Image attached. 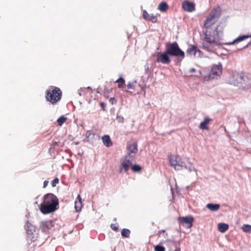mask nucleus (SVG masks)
<instances>
[{
    "instance_id": "nucleus-12",
    "label": "nucleus",
    "mask_w": 251,
    "mask_h": 251,
    "mask_svg": "<svg viewBox=\"0 0 251 251\" xmlns=\"http://www.w3.org/2000/svg\"><path fill=\"white\" fill-rule=\"evenodd\" d=\"M182 8L186 11L191 12L195 10V5L193 2L185 0L182 3Z\"/></svg>"
},
{
    "instance_id": "nucleus-41",
    "label": "nucleus",
    "mask_w": 251,
    "mask_h": 251,
    "mask_svg": "<svg viewBox=\"0 0 251 251\" xmlns=\"http://www.w3.org/2000/svg\"><path fill=\"white\" fill-rule=\"evenodd\" d=\"M42 225L43 226H46V223H44L42 224Z\"/></svg>"
},
{
    "instance_id": "nucleus-21",
    "label": "nucleus",
    "mask_w": 251,
    "mask_h": 251,
    "mask_svg": "<svg viewBox=\"0 0 251 251\" xmlns=\"http://www.w3.org/2000/svg\"><path fill=\"white\" fill-rule=\"evenodd\" d=\"M130 231L126 228H124L122 230L121 234L124 237L128 238L130 236Z\"/></svg>"
},
{
    "instance_id": "nucleus-29",
    "label": "nucleus",
    "mask_w": 251,
    "mask_h": 251,
    "mask_svg": "<svg viewBox=\"0 0 251 251\" xmlns=\"http://www.w3.org/2000/svg\"><path fill=\"white\" fill-rule=\"evenodd\" d=\"M110 227L112 229L117 232L119 230V225L117 224H111Z\"/></svg>"
},
{
    "instance_id": "nucleus-37",
    "label": "nucleus",
    "mask_w": 251,
    "mask_h": 251,
    "mask_svg": "<svg viewBox=\"0 0 251 251\" xmlns=\"http://www.w3.org/2000/svg\"><path fill=\"white\" fill-rule=\"evenodd\" d=\"M100 105L102 107V110L103 111H105V103L103 102H101L100 103Z\"/></svg>"
},
{
    "instance_id": "nucleus-28",
    "label": "nucleus",
    "mask_w": 251,
    "mask_h": 251,
    "mask_svg": "<svg viewBox=\"0 0 251 251\" xmlns=\"http://www.w3.org/2000/svg\"><path fill=\"white\" fill-rule=\"evenodd\" d=\"M136 83V81L129 82L127 85V88L128 89H133Z\"/></svg>"
},
{
    "instance_id": "nucleus-4",
    "label": "nucleus",
    "mask_w": 251,
    "mask_h": 251,
    "mask_svg": "<svg viewBox=\"0 0 251 251\" xmlns=\"http://www.w3.org/2000/svg\"><path fill=\"white\" fill-rule=\"evenodd\" d=\"M221 15V12L219 7L213 9L204 21L203 27L206 30H209L211 26L217 22Z\"/></svg>"
},
{
    "instance_id": "nucleus-23",
    "label": "nucleus",
    "mask_w": 251,
    "mask_h": 251,
    "mask_svg": "<svg viewBox=\"0 0 251 251\" xmlns=\"http://www.w3.org/2000/svg\"><path fill=\"white\" fill-rule=\"evenodd\" d=\"M248 38V36H245V35L239 36L236 39L234 40L232 42L229 43L228 44H233L234 43H238V42H239L242 40H244Z\"/></svg>"
},
{
    "instance_id": "nucleus-39",
    "label": "nucleus",
    "mask_w": 251,
    "mask_h": 251,
    "mask_svg": "<svg viewBox=\"0 0 251 251\" xmlns=\"http://www.w3.org/2000/svg\"><path fill=\"white\" fill-rule=\"evenodd\" d=\"M195 71V69H194V68H192L190 70V72L192 73V72H194Z\"/></svg>"
},
{
    "instance_id": "nucleus-27",
    "label": "nucleus",
    "mask_w": 251,
    "mask_h": 251,
    "mask_svg": "<svg viewBox=\"0 0 251 251\" xmlns=\"http://www.w3.org/2000/svg\"><path fill=\"white\" fill-rule=\"evenodd\" d=\"M26 230L27 234H31L35 231V227L32 226H28Z\"/></svg>"
},
{
    "instance_id": "nucleus-8",
    "label": "nucleus",
    "mask_w": 251,
    "mask_h": 251,
    "mask_svg": "<svg viewBox=\"0 0 251 251\" xmlns=\"http://www.w3.org/2000/svg\"><path fill=\"white\" fill-rule=\"evenodd\" d=\"M169 55L166 50L164 52H158L157 53L156 61L158 63L160 62L164 64H168L171 62Z\"/></svg>"
},
{
    "instance_id": "nucleus-24",
    "label": "nucleus",
    "mask_w": 251,
    "mask_h": 251,
    "mask_svg": "<svg viewBox=\"0 0 251 251\" xmlns=\"http://www.w3.org/2000/svg\"><path fill=\"white\" fill-rule=\"evenodd\" d=\"M131 170L133 172H140L142 170V167L137 164H134L131 166Z\"/></svg>"
},
{
    "instance_id": "nucleus-31",
    "label": "nucleus",
    "mask_w": 251,
    "mask_h": 251,
    "mask_svg": "<svg viewBox=\"0 0 251 251\" xmlns=\"http://www.w3.org/2000/svg\"><path fill=\"white\" fill-rule=\"evenodd\" d=\"M154 250L155 251H165V249L163 246L157 245L155 247Z\"/></svg>"
},
{
    "instance_id": "nucleus-33",
    "label": "nucleus",
    "mask_w": 251,
    "mask_h": 251,
    "mask_svg": "<svg viewBox=\"0 0 251 251\" xmlns=\"http://www.w3.org/2000/svg\"><path fill=\"white\" fill-rule=\"evenodd\" d=\"M109 102L112 104H115L117 103V100L116 99H115L114 98H111L110 99H109Z\"/></svg>"
},
{
    "instance_id": "nucleus-40",
    "label": "nucleus",
    "mask_w": 251,
    "mask_h": 251,
    "mask_svg": "<svg viewBox=\"0 0 251 251\" xmlns=\"http://www.w3.org/2000/svg\"><path fill=\"white\" fill-rule=\"evenodd\" d=\"M174 251H180V249L179 248H177L175 249Z\"/></svg>"
},
{
    "instance_id": "nucleus-25",
    "label": "nucleus",
    "mask_w": 251,
    "mask_h": 251,
    "mask_svg": "<svg viewBox=\"0 0 251 251\" xmlns=\"http://www.w3.org/2000/svg\"><path fill=\"white\" fill-rule=\"evenodd\" d=\"M242 230L248 233H251V226L249 225H244L242 227Z\"/></svg>"
},
{
    "instance_id": "nucleus-18",
    "label": "nucleus",
    "mask_w": 251,
    "mask_h": 251,
    "mask_svg": "<svg viewBox=\"0 0 251 251\" xmlns=\"http://www.w3.org/2000/svg\"><path fill=\"white\" fill-rule=\"evenodd\" d=\"M206 207L212 211H215L219 209L220 205L218 204L208 203L206 205Z\"/></svg>"
},
{
    "instance_id": "nucleus-38",
    "label": "nucleus",
    "mask_w": 251,
    "mask_h": 251,
    "mask_svg": "<svg viewBox=\"0 0 251 251\" xmlns=\"http://www.w3.org/2000/svg\"><path fill=\"white\" fill-rule=\"evenodd\" d=\"M48 183H49V181L48 180H45L44 182V183H43V187L45 188L46 187H47V186L48 185Z\"/></svg>"
},
{
    "instance_id": "nucleus-6",
    "label": "nucleus",
    "mask_w": 251,
    "mask_h": 251,
    "mask_svg": "<svg viewBox=\"0 0 251 251\" xmlns=\"http://www.w3.org/2000/svg\"><path fill=\"white\" fill-rule=\"evenodd\" d=\"M222 70L221 65L214 66L208 74L204 76V81H210L214 79H218L222 74Z\"/></svg>"
},
{
    "instance_id": "nucleus-22",
    "label": "nucleus",
    "mask_w": 251,
    "mask_h": 251,
    "mask_svg": "<svg viewBox=\"0 0 251 251\" xmlns=\"http://www.w3.org/2000/svg\"><path fill=\"white\" fill-rule=\"evenodd\" d=\"M67 118L64 116H61L57 120V122L59 126H61L66 121Z\"/></svg>"
},
{
    "instance_id": "nucleus-5",
    "label": "nucleus",
    "mask_w": 251,
    "mask_h": 251,
    "mask_svg": "<svg viewBox=\"0 0 251 251\" xmlns=\"http://www.w3.org/2000/svg\"><path fill=\"white\" fill-rule=\"evenodd\" d=\"M166 51L170 56L180 57L182 59L185 56V53L179 47L176 42L166 44Z\"/></svg>"
},
{
    "instance_id": "nucleus-16",
    "label": "nucleus",
    "mask_w": 251,
    "mask_h": 251,
    "mask_svg": "<svg viewBox=\"0 0 251 251\" xmlns=\"http://www.w3.org/2000/svg\"><path fill=\"white\" fill-rule=\"evenodd\" d=\"M102 140L103 144L107 147H109L112 145V142L110 139V136L108 135H104L102 137Z\"/></svg>"
},
{
    "instance_id": "nucleus-20",
    "label": "nucleus",
    "mask_w": 251,
    "mask_h": 251,
    "mask_svg": "<svg viewBox=\"0 0 251 251\" xmlns=\"http://www.w3.org/2000/svg\"><path fill=\"white\" fill-rule=\"evenodd\" d=\"M115 83H118V88H123L125 87V81L124 79L121 77L119 79H118L117 80L115 81Z\"/></svg>"
},
{
    "instance_id": "nucleus-7",
    "label": "nucleus",
    "mask_w": 251,
    "mask_h": 251,
    "mask_svg": "<svg viewBox=\"0 0 251 251\" xmlns=\"http://www.w3.org/2000/svg\"><path fill=\"white\" fill-rule=\"evenodd\" d=\"M133 159L131 158L129 156H126L124 160L122 162L119 166V172L122 173L123 171L127 172L129 170V167L132 165V161Z\"/></svg>"
},
{
    "instance_id": "nucleus-34",
    "label": "nucleus",
    "mask_w": 251,
    "mask_h": 251,
    "mask_svg": "<svg viewBox=\"0 0 251 251\" xmlns=\"http://www.w3.org/2000/svg\"><path fill=\"white\" fill-rule=\"evenodd\" d=\"M117 120L119 123H123L124 121V118L121 116H117Z\"/></svg>"
},
{
    "instance_id": "nucleus-14",
    "label": "nucleus",
    "mask_w": 251,
    "mask_h": 251,
    "mask_svg": "<svg viewBox=\"0 0 251 251\" xmlns=\"http://www.w3.org/2000/svg\"><path fill=\"white\" fill-rule=\"evenodd\" d=\"M198 51L200 52V50L198 49V48L196 46L191 45L189 46L187 50L186 53L187 55L190 56H195Z\"/></svg>"
},
{
    "instance_id": "nucleus-9",
    "label": "nucleus",
    "mask_w": 251,
    "mask_h": 251,
    "mask_svg": "<svg viewBox=\"0 0 251 251\" xmlns=\"http://www.w3.org/2000/svg\"><path fill=\"white\" fill-rule=\"evenodd\" d=\"M170 163L171 166H173L175 170H179V168H182L184 166V163L181 161L180 158L178 156L172 155L170 157Z\"/></svg>"
},
{
    "instance_id": "nucleus-36",
    "label": "nucleus",
    "mask_w": 251,
    "mask_h": 251,
    "mask_svg": "<svg viewBox=\"0 0 251 251\" xmlns=\"http://www.w3.org/2000/svg\"><path fill=\"white\" fill-rule=\"evenodd\" d=\"M158 234H159V236H160L161 234L164 235L165 237L167 236V234H166L165 233V230H161L159 231Z\"/></svg>"
},
{
    "instance_id": "nucleus-10",
    "label": "nucleus",
    "mask_w": 251,
    "mask_h": 251,
    "mask_svg": "<svg viewBox=\"0 0 251 251\" xmlns=\"http://www.w3.org/2000/svg\"><path fill=\"white\" fill-rule=\"evenodd\" d=\"M179 223L186 228L192 226L194 218L191 216L180 217L179 219Z\"/></svg>"
},
{
    "instance_id": "nucleus-19",
    "label": "nucleus",
    "mask_w": 251,
    "mask_h": 251,
    "mask_svg": "<svg viewBox=\"0 0 251 251\" xmlns=\"http://www.w3.org/2000/svg\"><path fill=\"white\" fill-rule=\"evenodd\" d=\"M168 8V5L165 2H161L158 5V9L162 12L166 11Z\"/></svg>"
},
{
    "instance_id": "nucleus-15",
    "label": "nucleus",
    "mask_w": 251,
    "mask_h": 251,
    "mask_svg": "<svg viewBox=\"0 0 251 251\" xmlns=\"http://www.w3.org/2000/svg\"><path fill=\"white\" fill-rule=\"evenodd\" d=\"M75 207L76 211H79L82 208L81 198L79 195H78L75 203Z\"/></svg>"
},
{
    "instance_id": "nucleus-17",
    "label": "nucleus",
    "mask_w": 251,
    "mask_h": 251,
    "mask_svg": "<svg viewBox=\"0 0 251 251\" xmlns=\"http://www.w3.org/2000/svg\"><path fill=\"white\" fill-rule=\"evenodd\" d=\"M228 227V225L225 223H219L218 225V230L222 233L226 232Z\"/></svg>"
},
{
    "instance_id": "nucleus-30",
    "label": "nucleus",
    "mask_w": 251,
    "mask_h": 251,
    "mask_svg": "<svg viewBox=\"0 0 251 251\" xmlns=\"http://www.w3.org/2000/svg\"><path fill=\"white\" fill-rule=\"evenodd\" d=\"M142 16L145 20L149 21L150 15L148 14L147 11H146V10H144L143 12Z\"/></svg>"
},
{
    "instance_id": "nucleus-32",
    "label": "nucleus",
    "mask_w": 251,
    "mask_h": 251,
    "mask_svg": "<svg viewBox=\"0 0 251 251\" xmlns=\"http://www.w3.org/2000/svg\"><path fill=\"white\" fill-rule=\"evenodd\" d=\"M58 183L59 179L58 178H55L51 181V185L52 187H55Z\"/></svg>"
},
{
    "instance_id": "nucleus-3",
    "label": "nucleus",
    "mask_w": 251,
    "mask_h": 251,
    "mask_svg": "<svg viewBox=\"0 0 251 251\" xmlns=\"http://www.w3.org/2000/svg\"><path fill=\"white\" fill-rule=\"evenodd\" d=\"M62 92L60 88L51 86L46 92V99L52 104L57 103L61 99Z\"/></svg>"
},
{
    "instance_id": "nucleus-42",
    "label": "nucleus",
    "mask_w": 251,
    "mask_h": 251,
    "mask_svg": "<svg viewBox=\"0 0 251 251\" xmlns=\"http://www.w3.org/2000/svg\"><path fill=\"white\" fill-rule=\"evenodd\" d=\"M88 89H91V88H90V87H88Z\"/></svg>"
},
{
    "instance_id": "nucleus-26",
    "label": "nucleus",
    "mask_w": 251,
    "mask_h": 251,
    "mask_svg": "<svg viewBox=\"0 0 251 251\" xmlns=\"http://www.w3.org/2000/svg\"><path fill=\"white\" fill-rule=\"evenodd\" d=\"M149 21L151 22L152 23H155L157 21V17L156 16L152 14L150 16Z\"/></svg>"
},
{
    "instance_id": "nucleus-11",
    "label": "nucleus",
    "mask_w": 251,
    "mask_h": 251,
    "mask_svg": "<svg viewBox=\"0 0 251 251\" xmlns=\"http://www.w3.org/2000/svg\"><path fill=\"white\" fill-rule=\"evenodd\" d=\"M128 155L131 158L134 159L135 154L137 152V144L136 142L128 144L127 146Z\"/></svg>"
},
{
    "instance_id": "nucleus-2",
    "label": "nucleus",
    "mask_w": 251,
    "mask_h": 251,
    "mask_svg": "<svg viewBox=\"0 0 251 251\" xmlns=\"http://www.w3.org/2000/svg\"><path fill=\"white\" fill-rule=\"evenodd\" d=\"M59 201L56 196L47 194L44 197V200L39 206L40 211L44 214H48L56 210L58 208Z\"/></svg>"
},
{
    "instance_id": "nucleus-35",
    "label": "nucleus",
    "mask_w": 251,
    "mask_h": 251,
    "mask_svg": "<svg viewBox=\"0 0 251 251\" xmlns=\"http://www.w3.org/2000/svg\"><path fill=\"white\" fill-rule=\"evenodd\" d=\"M246 77H248L247 75H245L244 74L240 75L239 76L240 79L244 81H245V78Z\"/></svg>"
},
{
    "instance_id": "nucleus-13",
    "label": "nucleus",
    "mask_w": 251,
    "mask_h": 251,
    "mask_svg": "<svg viewBox=\"0 0 251 251\" xmlns=\"http://www.w3.org/2000/svg\"><path fill=\"white\" fill-rule=\"evenodd\" d=\"M211 121V119L208 117H205L203 121L200 123L199 128L202 130H208V125L209 124Z\"/></svg>"
},
{
    "instance_id": "nucleus-1",
    "label": "nucleus",
    "mask_w": 251,
    "mask_h": 251,
    "mask_svg": "<svg viewBox=\"0 0 251 251\" xmlns=\"http://www.w3.org/2000/svg\"><path fill=\"white\" fill-rule=\"evenodd\" d=\"M222 30V27L218 25L214 30L205 31L203 39L204 42L202 44L203 49L208 51L213 52L215 50V46L221 45L219 39Z\"/></svg>"
}]
</instances>
